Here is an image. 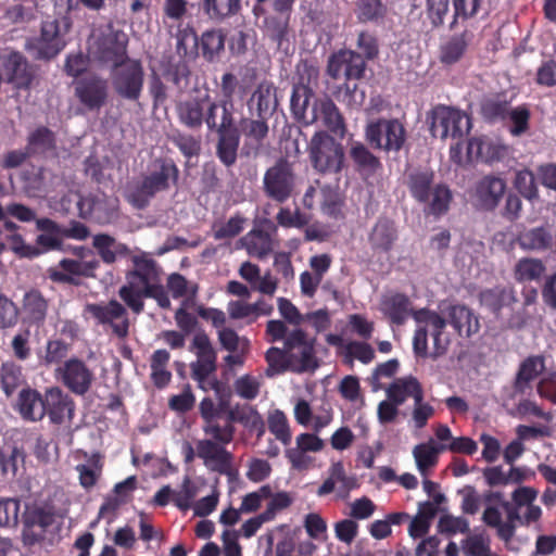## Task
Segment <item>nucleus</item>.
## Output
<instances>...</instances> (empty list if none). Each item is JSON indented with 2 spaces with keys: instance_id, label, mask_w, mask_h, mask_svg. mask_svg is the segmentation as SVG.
Here are the masks:
<instances>
[{
  "instance_id": "nucleus-22",
  "label": "nucleus",
  "mask_w": 556,
  "mask_h": 556,
  "mask_svg": "<svg viewBox=\"0 0 556 556\" xmlns=\"http://www.w3.org/2000/svg\"><path fill=\"white\" fill-rule=\"evenodd\" d=\"M16 408L21 417L26 421H40L46 416V393L29 387L20 391Z\"/></svg>"
},
{
  "instance_id": "nucleus-20",
  "label": "nucleus",
  "mask_w": 556,
  "mask_h": 556,
  "mask_svg": "<svg viewBox=\"0 0 556 556\" xmlns=\"http://www.w3.org/2000/svg\"><path fill=\"white\" fill-rule=\"evenodd\" d=\"M506 184L498 176H484L476 186L473 199L477 207L494 211L504 195Z\"/></svg>"
},
{
  "instance_id": "nucleus-48",
  "label": "nucleus",
  "mask_w": 556,
  "mask_h": 556,
  "mask_svg": "<svg viewBox=\"0 0 556 556\" xmlns=\"http://www.w3.org/2000/svg\"><path fill=\"white\" fill-rule=\"evenodd\" d=\"M16 192H23L29 198H46L49 193L45 176H14Z\"/></svg>"
},
{
  "instance_id": "nucleus-21",
  "label": "nucleus",
  "mask_w": 556,
  "mask_h": 556,
  "mask_svg": "<svg viewBox=\"0 0 556 556\" xmlns=\"http://www.w3.org/2000/svg\"><path fill=\"white\" fill-rule=\"evenodd\" d=\"M509 154V147L489 137L471 138L467 144L468 161L493 162Z\"/></svg>"
},
{
  "instance_id": "nucleus-35",
  "label": "nucleus",
  "mask_w": 556,
  "mask_h": 556,
  "mask_svg": "<svg viewBox=\"0 0 556 556\" xmlns=\"http://www.w3.org/2000/svg\"><path fill=\"white\" fill-rule=\"evenodd\" d=\"M224 413L226 414L225 421L230 424V426H235L236 422H239L253 428L258 427V437H261L265 431L261 415L250 406H227Z\"/></svg>"
},
{
  "instance_id": "nucleus-56",
  "label": "nucleus",
  "mask_w": 556,
  "mask_h": 556,
  "mask_svg": "<svg viewBox=\"0 0 556 556\" xmlns=\"http://www.w3.org/2000/svg\"><path fill=\"white\" fill-rule=\"evenodd\" d=\"M20 320V307L3 293H0V330L14 328Z\"/></svg>"
},
{
  "instance_id": "nucleus-47",
  "label": "nucleus",
  "mask_w": 556,
  "mask_h": 556,
  "mask_svg": "<svg viewBox=\"0 0 556 556\" xmlns=\"http://www.w3.org/2000/svg\"><path fill=\"white\" fill-rule=\"evenodd\" d=\"M471 39L468 31L452 37L441 49V61L445 64L457 62L465 53L467 46Z\"/></svg>"
},
{
  "instance_id": "nucleus-2",
  "label": "nucleus",
  "mask_w": 556,
  "mask_h": 556,
  "mask_svg": "<svg viewBox=\"0 0 556 556\" xmlns=\"http://www.w3.org/2000/svg\"><path fill=\"white\" fill-rule=\"evenodd\" d=\"M179 119L191 128L200 127L205 121L210 128L219 131L226 130L232 125V113L225 104H217L210 99L207 91L198 92L181 101L177 106Z\"/></svg>"
},
{
  "instance_id": "nucleus-38",
  "label": "nucleus",
  "mask_w": 556,
  "mask_h": 556,
  "mask_svg": "<svg viewBox=\"0 0 556 556\" xmlns=\"http://www.w3.org/2000/svg\"><path fill=\"white\" fill-rule=\"evenodd\" d=\"M293 176H264V191L271 200L286 202L294 188Z\"/></svg>"
},
{
  "instance_id": "nucleus-1",
  "label": "nucleus",
  "mask_w": 556,
  "mask_h": 556,
  "mask_svg": "<svg viewBox=\"0 0 556 556\" xmlns=\"http://www.w3.org/2000/svg\"><path fill=\"white\" fill-rule=\"evenodd\" d=\"M215 418L202 425V431L211 439L197 441V455L207 470L224 476H232L233 455L226 445L235 438L236 428L228 422L223 425Z\"/></svg>"
},
{
  "instance_id": "nucleus-40",
  "label": "nucleus",
  "mask_w": 556,
  "mask_h": 556,
  "mask_svg": "<svg viewBox=\"0 0 556 556\" xmlns=\"http://www.w3.org/2000/svg\"><path fill=\"white\" fill-rule=\"evenodd\" d=\"M77 262L75 258H62L58 266L48 268V278L55 283H66L71 286H79Z\"/></svg>"
},
{
  "instance_id": "nucleus-64",
  "label": "nucleus",
  "mask_w": 556,
  "mask_h": 556,
  "mask_svg": "<svg viewBox=\"0 0 556 556\" xmlns=\"http://www.w3.org/2000/svg\"><path fill=\"white\" fill-rule=\"evenodd\" d=\"M239 139L235 135L222 134L218 142V156L226 165H231L237 159Z\"/></svg>"
},
{
  "instance_id": "nucleus-4",
  "label": "nucleus",
  "mask_w": 556,
  "mask_h": 556,
  "mask_svg": "<svg viewBox=\"0 0 556 556\" xmlns=\"http://www.w3.org/2000/svg\"><path fill=\"white\" fill-rule=\"evenodd\" d=\"M190 351H193L197 361L190 364L191 378L203 391L218 390L219 381L214 376L217 370V354L204 330L195 332Z\"/></svg>"
},
{
  "instance_id": "nucleus-63",
  "label": "nucleus",
  "mask_w": 556,
  "mask_h": 556,
  "mask_svg": "<svg viewBox=\"0 0 556 556\" xmlns=\"http://www.w3.org/2000/svg\"><path fill=\"white\" fill-rule=\"evenodd\" d=\"M338 60L342 62H348V79H359L365 71L366 63L363 56L351 50H343L338 52Z\"/></svg>"
},
{
  "instance_id": "nucleus-8",
  "label": "nucleus",
  "mask_w": 556,
  "mask_h": 556,
  "mask_svg": "<svg viewBox=\"0 0 556 556\" xmlns=\"http://www.w3.org/2000/svg\"><path fill=\"white\" fill-rule=\"evenodd\" d=\"M55 378L72 393L83 396L91 389L94 374L83 359L71 357L55 369Z\"/></svg>"
},
{
  "instance_id": "nucleus-58",
  "label": "nucleus",
  "mask_w": 556,
  "mask_h": 556,
  "mask_svg": "<svg viewBox=\"0 0 556 556\" xmlns=\"http://www.w3.org/2000/svg\"><path fill=\"white\" fill-rule=\"evenodd\" d=\"M165 20L164 23L168 27L169 33L180 23L182 17L187 14L186 0H165L163 5Z\"/></svg>"
},
{
  "instance_id": "nucleus-17",
  "label": "nucleus",
  "mask_w": 556,
  "mask_h": 556,
  "mask_svg": "<svg viewBox=\"0 0 556 556\" xmlns=\"http://www.w3.org/2000/svg\"><path fill=\"white\" fill-rule=\"evenodd\" d=\"M75 94L89 110H99L108 98V81L97 75H88L75 85Z\"/></svg>"
},
{
  "instance_id": "nucleus-31",
  "label": "nucleus",
  "mask_w": 556,
  "mask_h": 556,
  "mask_svg": "<svg viewBox=\"0 0 556 556\" xmlns=\"http://www.w3.org/2000/svg\"><path fill=\"white\" fill-rule=\"evenodd\" d=\"M137 296L139 298H134L135 301L137 302H123L135 315H140L141 313H143L146 299L155 300L161 308H170L172 303L168 293L165 290V288L160 283V281L147 286L146 288L138 292Z\"/></svg>"
},
{
  "instance_id": "nucleus-9",
  "label": "nucleus",
  "mask_w": 556,
  "mask_h": 556,
  "mask_svg": "<svg viewBox=\"0 0 556 556\" xmlns=\"http://www.w3.org/2000/svg\"><path fill=\"white\" fill-rule=\"evenodd\" d=\"M126 304L117 300L108 303H92L86 306L88 313L101 325H109L114 336L125 339L129 333V317Z\"/></svg>"
},
{
  "instance_id": "nucleus-57",
  "label": "nucleus",
  "mask_w": 556,
  "mask_h": 556,
  "mask_svg": "<svg viewBox=\"0 0 556 556\" xmlns=\"http://www.w3.org/2000/svg\"><path fill=\"white\" fill-rule=\"evenodd\" d=\"M502 507L506 513V520L500 529V539L505 543L511 541L516 532V521L522 525V517L519 515L518 507L509 502H503Z\"/></svg>"
},
{
  "instance_id": "nucleus-29",
  "label": "nucleus",
  "mask_w": 556,
  "mask_h": 556,
  "mask_svg": "<svg viewBox=\"0 0 556 556\" xmlns=\"http://www.w3.org/2000/svg\"><path fill=\"white\" fill-rule=\"evenodd\" d=\"M554 237L548 227H533L521 231L517 237V242L522 250L527 251H546L553 247Z\"/></svg>"
},
{
  "instance_id": "nucleus-3",
  "label": "nucleus",
  "mask_w": 556,
  "mask_h": 556,
  "mask_svg": "<svg viewBox=\"0 0 556 556\" xmlns=\"http://www.w3.org/2000/svg\"><path fill=\"white\" fill-rule=\"evenodd\" d=\"M127 41V35L123 30L115 29L111 23L100 24L92 28L88 39V52L101 63L117 66L128 60Z\"/></svg>"
},
{
  "instance_id": "nucleus-5",
  "label": "nucleus",
  "mask_w": 556,
  "mask_h": 556,
  "mask_svg": "<svg viewBox=\"0 0 556 556\" xmlns=\"http://www.w3.org/2000/svg\"><path fill=\"white\" fill-rule=\"evenodd\" d=\"M315 344L316 339L302 328H294L289 332L283 346L292 362V372H314L319 367Z\"/></svg>"
},
{
  "instance_id": "nucleus-28",
  "label": "nucleus",
  "mask_w": 556,
  "mask_h": 556,
  "mask_svg": "<svg viewBox=\"0 0 556 556\" xmlns=\"http://www.w3.org/2000/svg\"><path fill=\"white\" fill-rule=\"evenodd\" d=\"M92 247L101 261L108 265L116 262L118 257H125L130 253L129 248L118 242L114 237L106 233H98L92 238Z\"/></svg>"
},
{
  "instance_id": "nucleus-16",
  "label": "nucleus",
  "mask_w": 556,
  "mask_h": 556,
  "mask_svg": "<svg viewBox=\"0 0 556 556\" xmlns=\"http://www.w3.org/2000/svg\"><path fill=\"white\" fill-rule=\"evenodd\" d=\"M49 306V300L40 290L36 288L27 290L23 294L20 307V316H22L23 324L29 328L43 327L48 317Z\"/></svg>"
},
{
  "instance_id": "nucleus-13",
  "label": "nucleus",
  "mask_w": 556,
  "mask_h": 556,
  "mask_svg": "<svg viewBox=\"0 0 556 556\" xmlns=\"http://www.w3.org/2000/svg\"><path fill=\"white\" fill-rule=\"evenodd\" d=\"M311 159L314 168L324 174L341 169L343 152L340 146L326 140L324 134H316L311 141Z\"/></svg>"
},
{
  "instance_id": "nucleus-50",
  "label": "nucleus",
  "mask_w": 556,
  "mask_h": 556,
  "mask_svg": "<svg viewBox=\"0 0 556 556\" xmlns=\"http://www.w3.org/2000/svg\"><path fill=\"white\" fill-rule=\"evenodd\" d=\"M26 150L30 154H46L54 150V136L51 130L40 127L28 137Z\"/></svg>"
},
{
  "instance_id": "nucleus-60",
  "label": "nucleus",
  "mask_w": 556,
  "mask_h": 556,
  "mask_svg": "<svg viewBox=\"0 0 556 556\" xmlns=\"http://www.w3.org/2000/svg\"><path fill=\"white\" fill-rule=\"evenodd\" d=\"M438 530L441 533L454 535L456 533H469V521L462 516L443 515L438 522Z\"/></svg>"
},
{
  "instance_id": "nucleus-15",
  "label": "nucleus",
  "mask_w": 556,
  "mask_h": 556,
  "mask_svg": "<svg viewBox=\"0 0 556 556\" xmlns=\"http://www.w3.org/2000/svg\"><path fill=\"white\" fill-rule=\"evenodd\" d=\"M65 47V40L55 20L46 21L40 34L28 41L29 50L37 59H52Z\"/></svg>"
},
{
  "instance_id": "nucleus-34",
  "label": "nucleus",
  "mask_w": 556,
  "mask_h": 556,
  "mask_svg": "<svg viewBox=\"0 0 556 556\" xmlns=\"http://www.w3.org/2000/svg\"><path fill=\"white\" fill-rule=\"evenodd\" d=\"M249 104L251 109H256L257 115L262 118L274 112L278 102L273 84L261 83L252 93Z\"/></svg>"
},
{
  "instance_id": "nucleus-51",
  "label": "nucleus",
  "mask_w": 556,
  "mask_h": 556,
  "mask_svg": "<svg viewBox=\"0 0 556 556\" xmlns=\"http://www.w3.org/2000/svg\"><path fill=\"white\" fill-rule=\"evenodd\" d=\"M350 157L355 163L358 170L376 172L380 165L379 160L359 142H353L351 144Z\"/></svg>"
},
{
  "instance_id": "nucleus-55",
  "label": "nucleus",
  "mask_w": 556,
  "mask_h": 556,
  "mask_svg": "<svg viewBox=\"0 0 556 556\" xmlns=\"http://www.w3.org/2000/svg\"><path fill=\"white\" fill-rule=\"evenodd\" d=\"M311 96L312 90L303 84L296 85L293 88L291 110L296 118L302 119L305 123H307V119L309 118V115L306 113V109L308 106Z\"/></svg>"
},
{
  "instance_id": "nucleus-7",
  "label": "nucleus",
  "mask_w": 556,
  "mask_h": 556,
  "mask_svg": "<svg viewBox=\"0 0 556 556\" xmlns=\"http://www.w3.org/2000/svg\"><path fill=\"white\" fill-rule=\"evenodd\" d=\"M429 119L432 136L441 139L462 138L471 127L469 117L463 111L447 105L434 106Z\"/></svg>"
},
{
  "instance_id": "nucleus-11",
  "label": "nucleus",
  "mask_w": 556,
  "mask_h": 556,
  "mask_svg": "<svg viewBox=\"0 0 556 556\" xmlns=\"http://www.w3.org/2000/svg\"><path fill=\"white\" fill-rule=\"evenodd\" d=\"M115 67L112 80L115 91L127 100H138L142 91L144 76L140 62L128 59Z\"/></svg>"
},
{
  "instance_id": "nucleus-37",
  "label": "nucleus",
  "mask_w": 556,
  "mask_h": 556,
  "mask_svg": "<svg viewBox=\"0 0 556 556\" xmlns=\"http://www.w3.org/2000/svg\"><path fill=\"white\" fill-rule=\"evenodd\" d=\"M170 354L164 349L153 352L150 358L151 380L157 389L165 388L172 380V372L167 369Z\"/></svg>"
},
{
  "instance_id": "nucleus-12",
  "label": "nucleus",
  "mask_w": 556,
  "mask_h": 556,
  "mask_svg": "<svg viewBox=\"0 0 556 556\" xmlns=\"http://www.w3.org/2000/svg\"><path fill=\"white\" fill-rule=\"evenodd\" d=\"M366 138L378 149L397 151L405 141V129L397 119H379L367 125Z\"/></svg>"
},
{
  "instance_id": "nucleus-54",
  "label": "nucleus",
  "mask_w": 556,
  "mask_h": 556,
  "mask_svg": "<svg viewBox=\"0 0 556 556\" xmlns=\"http://www.w3.org/2000/svg\"><path fill=\"white\" fill-rule=\"evenodd\" d=\"M204 10L212 18L222 20L236 14L240 9V0H203Z\"/></svg>"
},
{
  "instance_id": "nucleus-27",
  "label": "nucleus",
  "mask_w": 556,
  "mask_h": 556,
  "mask_svg": "<svg viewBox=\"0 0 556 556\" xmlns=\"http://www.w3.org/2000/svg\"><path fill=\"white\" fill-rule=\"evenodd\" d=\"M518 301L516 291L510 286H495L480 293V302L494 314L504 307H511Z\"/></svg>"
},
{
  "instance_id": "nucleus-49",
  "label": "nucleus",
  "mask_w": 556,
  "mask_h": 556,
  "mask_svg": "<svg viewBox=\"0 0 556 556\" xmlns=\"http://www.w3.org/2000/svg\"><path fill=\"white\" fill-rule=\"evenodd\" d=\"M429 200L427 213L440 217L448 212L453 194L448 187L437 185L432 189Z\"/></svg>"
},
{
  "instance_id": "nucleus-53",
  "label": "nucleus",
  "mask_w": 556,
  "mask_h": 556,
  "mask_svg": "<svg viewBox=\"0 0 556 556\" xmlns=\"http://www.w3.org/2000/svg\"><path fill=\"white\" fill-rule=\"evenodd\" d=\"M217 334L220 346L227 352H250V340L240 337L233 329L224 326L217 331Z\"/></svg>"
},
{
  "instance_id": "nucleus-41",
  "label": "nucleus",
  "mask_w": 556,
  "mask_h": 556,
  "mask_svg": "<svg viewBox=\"0 0 556 556\" xmlns=\"http://www.w3.org/2000/svg\"><path fill=\"white\" fill-rule=\"evenodd\" d=\"M25 383L26 379L20 365L14 362L2 363L0 367V384L8 397Z\"/></svg>"
},
{
  "instance_id": "nucleus-61",
  "label": "nucleus",
  "mask_w": 556,
  "mask_h": 556,
  "mask_svg": "<svg viewBox=\"0 0 556 556\" xmlns=\"http://www.w3.org/2000/svg\"><path fill=\"white\" fill-rule=\"evenodd\" d=\"M224 36L218 30H210L202 35L201 49L207 60H213L224 49Z\"/></svg>"
},
{
  "instance_id": "nucleus-6",
  "label": "nucleus",
  "mask_w": 556,
  "mask_h": 556,
  "mask_svg": "<svg viewBox=\"0 0 556 556\" xmlns=\"http://www.w3.org/2000/svg\"><path fill=\"white\" fill-rule=\"evenodd\" d=\"M134 268L125 275V283L118 289V296L123 302H136L138 292L156 281H160V269L156 262L146 255L132 257Z\"/></svg>"
},
{
  "instance_id": "nucleus-39",
  "label": "nucleus",
  "mask_w": 556,
  "mask_h": 556,
  "mask_svg": "<svg viewBox=\"0 0 556 556\" xmlns=\"http://www.w3.org/2000/svg\"><path fill=\"white\" fill-rule=\"evenodd\" d=\"M443 451H445V444L435 445L432 441L414 447L416 465L422 476H427V471L438 464V456Z\"/></svg>"
},
{
  "instance_id": "nucleus-26",
  "label": "nucleus",
  "mask_w": 556,
  "mask_h": 556,
  "mask_svg": "<svg viewBox=\"0 0 556 556\" xmlns=\"http://www.w3.org/2000/svg\"><path fill=\"white\" fill-rule=\"evenodd\" d=\"M387 397L396 404H404L406 399L413 397L414 402L424 400V390L417 378L413 376L395 379L386 390Z\"/></svg>"
},
{
  "instance_id": "nucleus-30",
  "label": "nucleus",
  "mask_w": 556,
  "mask_h": 556,
  "mask_svg": "<svg viewBox=\"0 0 556 556\" xmlns=\"http://www.w3.org/2000/svg\"><path fill=\"white\" fill-rule=\"evenodd\" d=\"M12 239L14 243V251L25 257H34L39 255L41 252L55 250L61 247L59 232L40 233L36 239V243L40 249L37 247L26 245L20 235H13Z\"/></svg>"
},
{
  "instance_id": "nucleus-59",
  "label": "nucleus",
  "mask_w": 556,
  "mask_h": 556,
  "mask_svg": "<svg viewBox=\"0 0 556 556\" xmlns=\"http://www.w3.org/2000/svg\"><path fill=\"white\" fill-rule=\"evenodd\" d=\"M197 495V488L190 477L186 476L179 490H173V503L182 511L191 507L192 501Z\"/></svg>"
},
{
  "instance_id": "nucleus-43",
  "label": "nucleus",
  "mask_w": 556,
  "mask_h": 556,
  "mask_svg": "<svg viewBox=\"0 0 556 556\" xmlns=\"http://www.w3.org/2000/svg\"><path fill=\"white\" fill-rule=\"evenodd\" d=\"M5 71L12 81L17 88L27 87L31 80V75L28 71L27 62L18 53H12L5 63Z\"/></svg>"
},
{
  "instance_id": "nucleus-14",
  "label": "nucleus",
  "mask_w": 556,
  "mask_h": 556,
  "mask_svg": "<svg viewBox=\"0 0 556 556\" xmlns=\"http://www.w3.org/2000/svg\"><path fill=\"white\" fill-rule=\"evenodd\" d=\"M414 320L421 327H426L433 339V350L430 356L435 359L447 352L451 340L445 333L446 320L435 311L420 308L413 313Z\"/></svg>"
},
{
  "instance_id": "nucleus-45",
  "label": "nucleus",
  "mask_w": 556,
  "mask_h": 556,
  "mask_svg": "<svg viewBox=\"0 0 556 556\" xmlns=\"http://www.w3.org/2000/svg\"><path fill=\"white\" fill-rule=\"evenodd\" d=\"M249 255L263 260L273 252L270 235L263 230H252L245 238Z\"/></svg>"
},
{
  "instance_id": "nucleus-24",
  "label": "nucleus",
  "mask_w": 556,
  "mask_h": 556,
  "mask_svg": "<svg viewBox=\"0 0 556 556\" xmlns=\"http://www.w3.org/2000/svg\"><path fill=\"white\" fill-rule=\"evenodd\" d=\"M545 371V357L542 355H530L519 365L513 388L516 394H526L532 389L531 382Z\"/></svg>"
},
{
  "instance_id": "nucleus-62",
  "label": "nucleus",
  "mask_w": 556,
  "mask_h": 556,
  "mask_svg": "<svg viewBox=\"0 0 556 556\" xmlns=\"http://www.w3.org/2000/svg\"><path fill=\"white\" fill-rule=\"evenodd\" d=\"M70 351V344L60 339L48 340L43 356L45 365L63 364Z\"/></svg>"
},
{
  "instance_id": "nucleus-36",
  "label": "nucleus",
  "mask_w": 556,
  "mask_h": 556,
  "mask_svg": "<svg viewBox=\"0 0 556 556\" xmlns=\"http://www.w3.org/2000/svg\"><path fill=\"white\" fill-rule=\"evenodd\" d=\"M546 274L545 264L534 257H522L514 267V278L518 282H539Z\"/></svg>"
},
{
  "instance_id": "nucleus-44",
  "label": "nucleus",
  "mask_w": 556,
  "mask_h": 556,
  "mask_svg": "<svg viewBox=\"0 0 556 556\" xmlns=\"http://www.w3.org/2000/svg\"><path fill=\"white\" fill-rule=\"evenodd\" d=\"M25 453L22 447L16 445H7L0 447V476L11 475L15 477L18 471V465L24 464Z\"/></svg>"
},
{
  "instance_id": "nucleus-52",
  "label": "nucleus",
  "mask_w": 556,
  "mask_h": 556,
  "mask_svg": "<svg viewBox=\"0 0 556 556\" xmlns=\"http://www.w3.org/2000/svg\"><path fill=\"white\" fill-rule=\"evenodd\" d=\"M267 422L268 430L278 441H280L283 445H289L291 443L292 435L288 418L282 410L276 409L270 413Z\"/></svg>"
},
{
  "instance_id": "nucleus-32",
  "label": "nucleus",
  "mask_w": 556,
  "mask_h": 556,
  "mask_svg": "<svg viewBox=\"0 0 556 556\" xmlns=\"http://www.w3.org/2000/svg\"><path fill=\"white\" fill-rule=\"evenodd\" d=\"M396 239L394 222L388 218H379L369 235L371 248L382 252H389Z\"/></svg>"
},
{
  "instance_id": "nucleus-23",
  "label": "nucleus",
  "mask_w": 556,
  "mask_h": 556,
  "mask_svg": "<svg viewBox=\"0 0 556 556\" xmlns=\"http://www.w3.org/2000/svg\"><path fill=\"white\" fill-rule=\"evenodd\" d=\"M380 312L393 325H403L408 316H413L412 301L401 292L384 294L380 301Z\"/></svg>"
},
{
  "instance_id": "nucleus-25",
  "label": "nucleus",
  "mask_w": 556,
  "mask_h": 556,
  "mask_svg": "<svg viewBox=\"0 0 556 556\" xmlns=\"http://www.w3.org/2000/svg\"><path fill=\"white\" fill-rule=\"evenodd\" d=\"M448 323L459 337L470 338L480 329L478 316L465 305L456 304L448 308Z\"/></svg>"
},
{
  "instance_id": "nucleus-46",
  "label": "nucleus",
  "mask_w": 556,
  "mask_h": 556,
  "mask_svg": "<svg viewBox=\"0 0 556 556\" xmlns=\"http://www.w3.org/2000/svg\"><path fill=\"white\" fill-rule=\"evenodd\" d=\"M176 33V51L180 56L193 58L198 53L199 40L192 27L189 25L182 26L181 23L177 24Z\"/></svg>"
},
{
  "instance_id": "nucleus-19",
  "label": "nucleus",
  "mask_w": 556,
  "mask_h": 556,
  "mask_svg": "<svg viewBox=\"0 0 556 556\" xmlns=\"http://www.w3.org/2000/svg\"><path fill=\"white\" fill-rule=\"evenodd\" d=\"M320 121L323 125L336 135L343 136L345 124L339 109L329 98L316 99L306 124H314Z\"/></svg>"
},
{
  "instance_id": "nucleus-33",
  "label": "nucleus",
  "mask_w": 556,
  "mask_h": 556,
  "mask_svg": "<svg viewBox=\"0 0 556 556\" xmlns=\"http://www.w3.org/2000/svg\"><path fill=\"white\" fill-rule=\"evenodd\" d=\"M241 132L244 136L242 152L247 155L254 154L261 147L268 132V126L264 121L242 119Z\"/></svg>"
},
{
  "instance_id": "nucleus-10",
  "label": "nucleus",
  "mask_w": 556,
  "mask_h": 556,
  "mask_svg": "<svg viewBox=\"0 0 556 556\" xmlns=\"http://www.w3.org/2000/svg\"><path fill=\"white\" fill-rule=\"evenodd\" d=\"M169 176H142L128 179L123 195L137 210L148 206L150 199L159 191L168 188Z\"/></svg>"
},
{
  "instance_id": "nucleus-42",
  "label": "nucleus",
  "mask_w": 556,
  "mask_h": 556,
  "mask_svg": "<svg viewBox=\"0 0 556 556\" xmlns=\"http://www.w3.org/2000/svg\"><path fill=\"white\" fill-rule=\"evenodd\" d=\"M265 361L267 363L265 375L268 378L282 375L287 371H292V362L290 361L285 346L269 348L265 353Z\"/></svg>"
},
{
  "instance_id": "nucleus-18",
  "label": "nucleus",
  "mask_w": 556,
  "mask_h": 556,
  "mask_svg": "<svg viewBox=\"0 0 556 556\" xmlns=\"http://www.w3.org/2000/svg\"><path fill=\"white\" fill-rule=\"evenodd\" d=\"M75 413L74 400L59 387L46 390V415L50 422L62 425L72 421Z\"/></svg>"
}]
</instances>
